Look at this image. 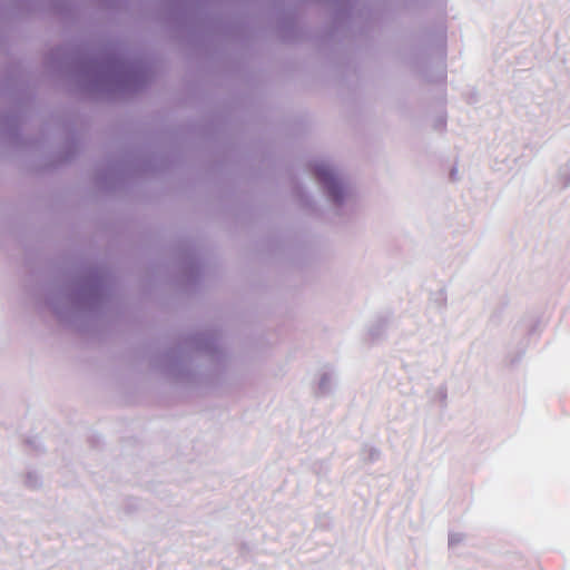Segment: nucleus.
<instances>
[{
  "mask_svg": "<svg viewBox=\"0 0 570 570\" xmlns=\"http://www.w3.org/2000/svg\"><path fill=\"white\" fill-rule=\"evenodd\" d=\"M315 175L321 181H323L326 185L328 194L335 200H338L340 188L334 179V176H333L331 169L325 165H317V166H315Z\"/></svg>",
  "mask_w": 570,
  "mask_h": 570,
  "instance_id": "nucleus-1",
  "label": "nucleus"
}]
</instances>
